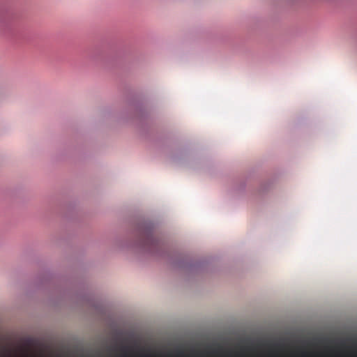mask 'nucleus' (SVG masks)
<instances>
[{
    "label": "nucleus",
    "instance_id": "obj_1",
    "mask_svg": "<svg viewBox=\"0 0 357 357\" xmlns=\"http://www.w3.org/2000/svg\"><path fill=\"white\" fill-rule=\"evenodd\" d=\"M307 356V352L305 351V352L302 353V356L303 357H306Z\"/></svg>",
    "mask_w": 357,
    "mask_h": 357
}]
</instances>
